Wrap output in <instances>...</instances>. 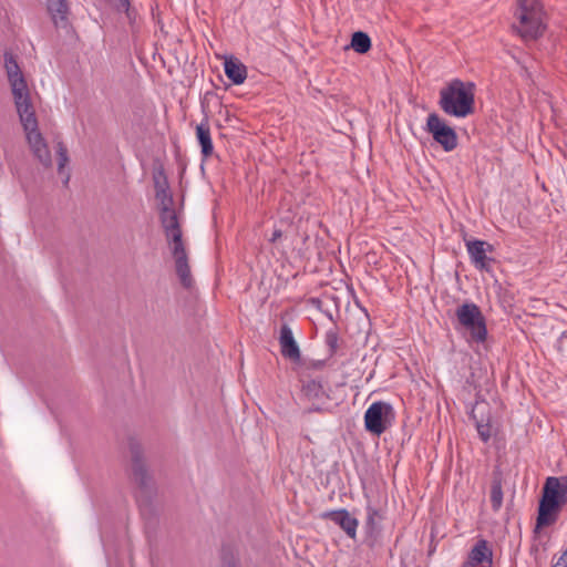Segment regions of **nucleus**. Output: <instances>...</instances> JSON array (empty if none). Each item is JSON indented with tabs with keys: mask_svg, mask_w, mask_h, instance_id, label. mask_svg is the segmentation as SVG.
<instances>
[{
	"mask_svg": "<svg viewBox=\"0 0 567 567\" xmlns=\"http://www.w3.org/2000/svg\"><path fill=\"white\" fill-rule=\"evenodd\" d=\"M512 29L524 41H535L546 30V12L540 0H516Z\"/></svg>",
	"mask_w": 567,
	"mask_h": 567,
	"instance_id": "1",
	"label": "nucleus"
},
{
	"mask_svg": "<svg viewBox=\"0 0 567 567\" xmlns=\"http://www.w3.org/2000/svg\"><path fill=\"white\" fill-rule=\"evenodd\" d=\"M439 105L442 111L455 117H466L475 111V84L460 79L452 80L440 91Z\"/></svg>",
	"mask_w": 567,
	"mask_h": 567,
	"instance_id": "2",
	"label": "nucleus"
},
{
	"mask_svg": "<svg viewBox=\"0 0 567 567\" xmlns=\"http://www.w3.org/2000/svg\"><path fill=\"white\" fill-rule=\"evenodd\" d=\"M567 503V476L547 477L538 505L536 527H546L557 520L560 508Z\"/></svg>",
	"mask_w": 567,
	"mask_h": 567,
	"instance_id": "3",
	"label": "nucleus"
},
{
	"mask_svg": "<svg viewBox=\"0 0 567 567\" xmlns=\"http://www.w3.org/2000/svg\"><path fill=\"white\" fill-rule=\"evenodd\" d=\"M456 318L461 327L470 333L472 341L482 343L487 338L485 317L474 302H465L456 309Z\"/></svg>",
	"mask_w": 567,
	"mask_h": 567,
	"instance_id": "4",
	"label": "nucleus"
},
{
	"mask_svg": "<svg viewBox=\"0 0 567 567\" xmlns=\"http://www.w3.org/2000/svg\"><path fill=\"white\" fill-rule=\"evenodd\" d=\"M4 68L17 110L32 105L24 75L16 56L10 52L4 53Z\"/></svg>",
	"mask_w": 567,
	"mask_h": 567,
	"instance_id": "5",
	"label": "nucleus"
},
{
	"mask_svg": "<svg viewBox=\"0 0 567 567\" xmlns=\"http://www.w3.org/2000/svg\"><path fill=\"white\" fill-rule=\"evenodd\" d=\"M394 410L388 402H373L364 413L365 430L374 435H381L392 424Z\"/></svg>",
	"mask_w": 567,
	"mask_h": 567,
	"instance_id": "6",
	"label": "nucleus"
},
{
	"mask_svg": "<svg viewBox=\"0 0 567 567\" xmlns=\"http://www.w3.org/2000/svg\"><path fill=\"white\" fill-rule=\"evenodd\" d=\"M172 250L173 258L175 260L176 275L181 281V285L189 289L193 287L194 280L190 274V267L188 264V256L186 252L185 244L183 241V233L173 234L171 239H167Z\"/></svg>",
	"mask_w": 567,
	"mask_h": 567,
	"instance_id": "7",
	"label": "nucleus"
},
{
	"mask_svg": "<svg viewBox=\"0 0 567 567\" xmlns=\"http://www.w3.org/2000/svg\"><path fill=\"white\" fill-rule=\"evenodd\" d=\"M426 131L445 152H451L457 146V135L454 128L449 126L436 113H431L426 120Z\"/></svg>",
	"mask_w": 567,
	"mask_h": 567,
	"instance_id": "8",
	"label": "nucleus"
},
{
	"mask_svg": "<svg viewBox=\"0 0 567 567\" xmlns=\"http://www.w3.org/2000/svg\"><path fill=\"white\" fill-rule=\"evenodd\" d=\"M20 122L27 133L28 143L34 153L38 148H42V145H47L42 134L38 130V120L33 105L23 106L17 110Z\"/></svg>",
	"mask_w": 567,
	"mask_h": 567,
	"instance_id": "9",
	"label": "nucleus"
},
{
	"mask_svg": "<svg viewBox=\"0 0 567 567\" xmlns=\"http://www.w3.org/2000/svg\"><path fill=\"white\" fill-rule=\"evenodd\" d=\"M467 252L474 266L480 270L489 271L493 258L487 257V251H493V246L484 240H468L466 241Z\"/></svg>",
	"mask_w": 567,
	"mask_h": 567,
	"instance_id": "10",
	"label": "nucleus"
},
{
	"mask_svg": "<svg viewBox=\"0 0 567 567\" xmlns=\"http://www.w3.org/2000/svg\"><path fill=\"white\" fill-rule=\"evenodd\" d=\"M493 550L486 539H478L467 555L463 567H492Z\"/></svg>",
	"mask_w": 567,
	"mask_h": 567,
	"instance_id": "11",
	"label": "nucleus"
},
{
	"mask_svg": "<svg viewBox=\"0 0 567 567\" xmlns=\"http://www.w3.org/2000/svg\"><path fill=\"white\" fill-rule=\"evenodd\" d=\"M131 458H132V473L134 481L141 486L146 487L148 482L147 470L143 460V451L138 443L131 442L130 444Z\"/></svg>",
	"mask_w": 567,
	"mask_h": 567,
	"instance_id": "12",
	"label": "nucleus"
},
{
	"mask_svg": "<svg viewBox=\"0 0 567 567\" xmlns=\"http://www.w3.org/2000/svg\"><path fill=\"white\" fill-rule=\"evenodd\" d=\"M381 520L382 515L374 507L369 506L367 508V520H365V544L373 548L380 542L381 536Z\"/></svg>",
	"mask_w": 567,
	"mask_h": 567,
	"instance_id": "13",
	"label": "nucleus"
},
{
	"mask_svg": "<svg viewBox=\"0 0 567 567\" xmlns=\"http://www.w3.org/2000/svg\"><path fill=\"white\" fill-rule=\"evenodd\" d=\"M280 352L284 358L292 362L300 361L301 353L297 341L293 338L292 331L287 323H284L280 329L279 336Z\"/></svg>",
	"mask_w": 567,
	"mask_h": 567,
	"instance_id": "14",
	"label": "nucleus"
},
{
	"mask_svg": "<svg viewBox=\"0 0 567 567\" xmlns=\"http://www.w3.org/2000/svg\"><path fill=\"white\" fill-rule=\"evenodd\" d=\"M322 517L326 519H330L331 522L340 526L350 538H355L359 523L358 519L351 516L347 509L341 508L326 512L322 514Z\"/></svg>",
	"mask_w": 567,
	"mask_h": 567,
	"instance_id": "15",
	"label": "nucleus"
},
{
	"mask_svg": "<svg viewBox=\"0 0 567 567\" xmlns=\"http://www.w3.org/2000/svg\"><path fill=\"white\" fill-rule=\"evenodd\" d=\"M47 9L56 28H65L70 8L66 0H47Z\"/></svg>",
	"mask_w": 567,
	"mask_h": 567,
	"instance_id": "16",
	"label": "nucleus"
},
{
	"mask_svg": "<svg viewBox=\"0 0 567 567\" xmlns=\"http://www.w3.org/2000/svg\"><path fill=\"white\" fill-rule=\"evenodd\" d=\"M487 406L486 401H476L475 405L472 409L471 416L475 421L477 433L483 442H487L491 437V425L489 417H484L483 414L478 419L477 413L482 412L483 408Z\"/></svg>",
	"mask_w": 567,
	"mask_h": 567,
	"instance_id": "17",
	"label": "nucleus"
},
{
	"mask_svg": "<svg viewBox=\"0 0 567 567\" xmlns=\"http://www.w3.org/2000/svg\"><path fill=\"white\" fill-rule=\"evenodd\" d=\"M161 223L165 230L167 239H171L173 234H181V225L176 212L171 206L162 207Z\"/></svg>",
	"mask_w": 567,
	"mask_h": 567,
	"instance_id": "18",
	"label": "nucleus"
},
{
	"mask_svg": "<svg viewBox=\"0 0 567 567\" xmlns=\"http://www.w3.org/2000/svg\"><path fill=\"white\" fill-rule=\"evenodd\" d=\"M196 136L202 148V155L204 158L212 156L214 146L210 136V128L208 121L205 120L196 126Z\"/></svg>",
	"mask_w": 567,
	"mask_h": 567,
	"instance_id": "19",
	"label": "nucleus"
},
{
	"mask_svg": "<svg viewBox=\"0 0 567 567\" xmlns=\"http://www.w3.org/2000/svg\"><path fill=\"white\" fill-rule=\"evenodd\" d=\"M224 71L227 78L234 84H243L247 78V69L246 66L234 59H228L224 63Z\"/></svg>",
	"mask_w": 567,
	"mask_h": 567,
	"instance_id": "20",
	"label": "nucleus"
},
{
	"mask_svg": "<svg viewBox=\"0 0 567 567\" xmlns=\"http://www.w3.org/2000/svg\"><path fill=\"white\" fill-rule=\"evenodd\" d=\"M302 394L310 401L321 402L323 399H328V394L319 380H307L302 383Z\"/></svg>",
	"mask_w": 567,
	"mask_h": 567,
	"instance_id": "21",
	"label": "nucleus"
},
{
	"mask_svg": "<svg viewBox=\"0 0 567 567\" xmlns=\"http://www.w3.org/2000/svg\"><path fill=\"white\" fill-rule=\"evenodd\" d=\"M491 504L494 511H498L503 504L502 475L494 473L491 486Z\"/></svg>",
	"mask_w": 567,
	"mask_h": 567,
	"instance_id": "22",
	"label": "nucleus"
},
{
	"mask_svg": "<svg viewBox=\"0 0 567 567\" xmlns=\"http://www.w3.org/2000/svg\"><path fill=\"white\" fill-rule=\"evenodd\" d=\"M350 45L355 52L364 54L371 49V39L368 33L357 31L352 34Z\"/></svg>",
	"mask_w": 567,
	"mask_h": 567,
	"instance_id": "23",
	"label": "nucleus"
},
{
	"mask_svg": "<svg viewBox=\"0 0 567 567\" xmlns=\"http://www.w3.org/2000/svg\"><path fill=\"white\" fill-rule=\"evenodd\" d=\"M326 344L329 349L330 355H334L339 350V334L336 329H330L326 333Z\"/></svg>",
	"mask_w": 567,
	"mask_h": 567,
	"instance_id": "24",
	"label": "nucleus"
},
{
	"mask_svg": "<svg viewBox=\"0 0 567 567\" xmlns=\"http://www.w3.org/2000/svg\"><path fill=\"white\" fill-rule=\"evenodd\" d=\"M56 155H58V172L62 173L65 165L69 163L68 148L63 144V142H59L56 144Z\"/></svg>",
	"mask_w": 567,
	"mask_h": 567,
	"instance_id": "25",
	"label": "nucleus"
},
{
	"mask_svg": "<svg viewBox=\"0 0 567 567\" xmlns=\"http://www.w3.org/2000/svg\"><path fill=\"white\" fill-rule=\"evenodd\" d=\"M33 154L44 167H50L52 165V158L48 145H42V148H38Z\"/></svg>",
	"mask_w": 567,
	"mask_h": 567,
	"instance_id": "26",
	"label": "nucleus"
},
{
	"mask_svg": "<svg viewBox=\"0 0 567 567\" xmlns=\"http://www.w3.org/2000/svg\"><path fill=\"white\" fill-rule=\"evenodd\" d=\"M154 187L158 193H164V190H168V182L165 173L159 171L154 175Z\"/></svg>",
	"mask_w": 567,
	"mask_h": 567,
	"instance_id": "27",
	"label": "nucleus"
},
{
	"mask_svg": "<svg viewBox=\"0 0 567 567\" xmlns=\"http://www.w3.org/2000/svg\"><path fill=\"white\" fill-rule=\"evenodd\" d=\"M155 195H156V198L158 200H161L162 207L173 205V197L168 193V190H164V193H158V190H155Z\"/></svg>",
	"mask_w": 567,
	"mask_h": 567,
	"instance_id": "28",
	"label": "nucleus"
},
{
	"mask_svg": "<svg viewBox=\"0 0 567 567\" xmlns=\"http://www.w3.org/2000/svg\"><path fill=\"white\" fill-rule=\"evenodd\" d=\"M557 349L563 354L567 353V331H564L557 341Z\"/></svg>",
	"mask_w": 567,
	"mask_h": 567,
	"instance_id": "29",
	"label": "nucleus"
},
{
	"mask_svg": "<svg viewBox=\"0 0 567 567\" xmlns=\"http://www.w3.org/2000/svg\"><path fill=\"white\" fill-rule=\"evenodd\" d=\"M551 567H567V548Z\"/></svg>",
	"mask_w": 567,
	"mask_h": 567,
	"instance_id": "30",
	"label": "nucleus"
},
{
	"mask_svg": "<svg viewBox=\"0 0 567 567\" xmlns=\"http://www.w3.org/2000/svg\"><path fill=\"white\" fill-rule=\"evenodd\" d=\"M282 231L280 229H275L272 236L270 238L271 243H276L279 238H281Z\"/></svg>",
	"mask_w": 567,
	"mask_h": 567,
	"instance_id": "31",
	"label": "nucleus"
},
{
	"mask_svg": "<svg viewBox=\"0 0 567 567\" xmlns=\"http://www.w3.org/2000/svg\"><path fill=\"white\" fill-rule=\"evenodd\" d=\"M225 567H235V565L231 563H228L227 565H225Z\"/></svg>",
	"mask_w": 567,
	"mask_h": 567,
	"instance_id": "32",
	"label": "nucleus"
},
{
	"mask_svg": "<svg viewBox=\"0 0 567 567\" xmlns=\"http://www.w3.org/2000/svg\"><path fill=\"white\" fill-rule=\"evenodd\" d=\"M70 176L66 175L64 183L66 184L69 182Z\"/></svg>",
	"mask_w": 567,
	"mask_h": 567,
	"instance_id": "33",
	"label": "nucleus"
},
{
	"mask_svg": "<svg viewBox=\"0 0 567 567\" xmlns=\"http://www.w3.org/2000/svg\"><path fill=\"white\" fill-rule=\"evenodd\" d=\"M124 2H125L126 4L128 3V2H127V0H124Z\"/></svg>",
	"mask_w": 567,
	"mask_h": 567,
	"instance_id": "34",
	"label": "nucleus"
}]
</instances>
